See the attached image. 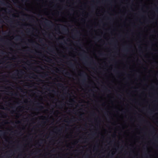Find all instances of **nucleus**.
Here are the masks:
<instances>
[{
  "instance_id": "obj_1",
  "label": "nucleus",
  "mask_w": 158,
  "mask_h": 158,
  "mask_svg": "<svg viewBox=\"0 0 158 158\" xmlns=\"http://www.w3.org/2000/svg\"><path fill=\"white\" fill-rule=\"evenodd\" d=\"M5 132L2 131H0V136H2L5 135Z\"/></svg>"
},
{
  "instance_id": "obj_2",
  "label": "nucleus",
  "mask_w": 158,
  "mask_h": 158,
  "mask_svg": "<svg viewBox=\"0 0 158 158\" xmlns=\"http://www.w3.org/2000/svg\"><path fill=\"white\" fill-rule=\"evenodd\" d=\"M45 24L47 26H49L50 25V23L52 24V22L51 21H48L45 22H44Z\"/></svg>"
},
{
  "instance_id": "obj_3",
  "label": "nucleus",
  "mask_w": 158,
  "mask_h": 158,
  "mask_svg": "<svg viewBox=\"0 0 158 158\" xmlns=\"http://www.w3.org/2000/svg\"><path fill=\"white\" fill-rule=\"evenodd\" d=\"M62 31L65 32H67L69 31L68 29L65 27H62Z\"/></svg>"
},
{
  "instance_id": "obj_4",
  "label": "nucleus",
  "mask_w": 158,
  "mask_h": 158,
  "mask_svg": "<svg viewBox=\"0 0 158 158\" xmlns=\"http://www.w3.org/2000/svg\"><path fill=\"white\" fill-rule=\"evenodd\" d=\"M84 72H83L82 73H81L79 75L81 77H82L84 78L85 77V75L84 74Z\"/></svg>"
},
{
  "instance_id": "obj_5",
  "label": "nucleus",
  "mask_w": 158,
  "mask_h": 158,
  "mask_svg": "<svg viewBox=\"0 0 158 158\" xmlns=\"http://www.w3.org/2000/svg\"><path fill=\"white\" fill-rule=\"evenodd\" d=\"M69 65L71 68H73L74 67V65L73 64L72 62H70L69 64Z\"/></svg>"
},
{
  "instance_id": "obj_6",
  "label": "nucleus",
  "mask_w": 158,
  "mask_h": 158,
  "mask_svg": "<svg viewBox=\"0 0 158 158\" xmlns=\"http://www.w3.org/2000/svg\"><path fill=\"white\" fill-rule=\"evenodd\" d=\"M47 59L48 60V62H49L50 63L52 61V59L50 58L49 57L47 58Z\"/></svg>"
},
{
  "instance_id": "obj_7",
  "label": "nucleus",
  "mask_w": 158,
  "mask_h": 158,
  "mask_svg": "<svg viewBox=\"0 0 158 158\" xmlns=\"http://www.w3.org/2000/svg\"><path fill=\"white\" fill-rule=\"evenodd\" d=\"M58 85V86L60 87H64L63 85L61 83H59Z\"/></svg>"
},
{
  "instance_id": "obj_8",
  "label": "nucleus",
  "mask_w": 158,
  "mask_h": 158,
  "mask_svg": "<svg viewBox=\"0 0 158 158\" xmlns=\"http://www.w3.org/2000/svg\"><path fill=\"white\" fill-rule=\"evenodd\" d=\"M65 74L67 76H70V73L69 72H67L65 73Z\"/></svg>"
},
{
  "instance_id": "obj_9",
  "label": "nucleus",
  "mask_w": 158,
  "mask_h": 158,
  "mask_svg": "<svg viewBox=\"0 0 158 158\" xmlns=\"http://www.w3.org/2000/svg\"><path fill=\"white\" fill-rule=\"evenodd\" d=\"M48 50L52 52H53V49L52 48H49L48 49Z\"/></svg>"
},
{
  "instance_id": "obj_10",
  "label": "nucleus",
  "mask_w": 158,
  "mask_h": 158,
  "mask_svg": "<svg viewBox=\"0 0 158 158\" xmlns=\"http://www.w3.org/2000/svg\"><path fill=\"white\" fill-rule=\"evenodd\" d=\"M2 114H3V115L5 116H6V117L8 116L7 114L3 112Z\"/></svg>"
},
{
  "instance_id": "obj_11",
  "label": "nucleus",
  "mask_w": 158,
  "mask_h": 158,
  "mask_svg": "<svg viewBox=\"0 0 158 158\" xmlns=\"http://www.w3.org/2000/svg\"><path fill=\"white\" fill-rule=\"evenodd\" d=\"M4 22L3 20H2L1 19H0V23H4Z\"/></svg>"
},
{
  "instance_id": "obj_12",
  "label": "nucleus",
  "mask_w": 158,
  "mask_h": 158,
  "mask_svg": "<svg viewBox=\"0 0 158 158\" xmlns=\"http://www.w3.org/2000/svg\"><path fill=\"white\" fill-rule=\"evenodd\" d=\"M0 2L1 4L5 5V4H4V2H2V1H0Z\"/></svg>"
},
{
  "instance_id": "obj_13",
  "label": "nucleus",
  "mask_w": 158,
  "mask_h": 158,
  "mask_svg": "<svg viewBox=\"0 0 158 158\" xmlns=\"http://www.w3.org/2000/svg\"><path fill=\"white\" fill-rule=\"evenodd\" d=\"M12 65V64H11V65H9L7 66V67H8V68H10L11 67Z\"/></svg>"
},
{
  "instance_id": "obj_14",
  "label": "nucleus",
  "mask_w": 158,
  "mask_h": 158,
  "mask_svg": "<svg viewBox=\"0 0 158 158\" xmlns=\"http://www.w3.org/2000/svg\"><path fill=\"white\" fill-rule=\"evenodd\" d=\"M75 118H71V119L69 120V123H70V122H72V120L73 119H75Z\"/></svg>"
},
{
  "instance_id": "obj_15",
  "label": "nucleus",
  "mask_w": 158,
  "mask_h": 158,
  "mask_svg": "<svg viewBox=\"0 0 158 158\" xmlns=\"http://www.w3.org/2000/svg\"><path fill=\"white\" fill-rule=\"evenodd\" d=\"M19 72L20 73H21V74H22L23 73V71L22 70H20L19 71Z\"/></svg>"
},
{
  "instance_id": "obj_16",
  "label": "nucleus",
  "mask_w": 158,
  "mask_h": 158,
  "mask_svg": "<svg viewBox=\"0 0 158 158\" xmlns=\"http://www.w3.org/2000/svg\"><path fill=\"white\" fill-rule=\"evenodd\" d=\"M44 73V75H45V77H46V76H48V75L47 73Z\"/></svg>"
},
{
  "instance_id": "obj_17",
  "label": "nucleus",
  "mask_w": 158,
  "mask_h": 158,
  "mask_svg": "<svg viewBox=\"0 0 158 158\" xmlns=\"http://www.w3.org/2000/svg\"><path fill=\"white\" fill-rule=\"evenodd\" d=\"M85 81V79H83V80H82V83L83 84L84 83Z\"/></svg>"
},
{
  "instance_id": "obj_18",
  "label": "nucleus",
  "mask_w": 158,
  "mask_h": 158,
  "mask_svg": "<svg viewBox=\"0 0 158 158\" xmlns=\"http://www.w3.org/2000/svg\"><path fill=\"white\" fill-rule=\"evenodd\" d=\"M40 108L41 109H43L44 108V107L42 106H40Z\"/></svg>"
},
{
  "instance_id": "obj_19",
  "label": "nucleus",
  "mask_w": 158,
  "mask_h": 158,
  "mask_svg": "<svg viewBox=\"0 0 158 158\" xmlns=\"http://www.w3.org/2000/svg\"><path fill=\"white\" fill-rule=\"evenodd\" d=\"M2 107L3 106H0V109H4V108H2Z\"/></svg>"
},
{
  "instance_id": "obj_20",
  "label": "nucleus",
  "mask_w": 158,
  "mask_h": 158,
  "mask_svg": "<svg viewBox=\"0 0 158 158\" xmlns=\"http://www.w3.org/2000/svg\"><path fill=\"white\" fill-rule=\"evenodd\" d=\"M5 124H7V123H8V122L6 121V120H5Z\"/></svg>"
},
{
  "instance_id": "obj_21",
  "label": "nucleus",
  "mask_w": 158,
  "mask_h": 158,
  "mask_svg": "<svg viewBox=\"0 0 158 158\" xmlns=\"http://www.w3.org/2000/svg\"><path fill=\"white\" fill-rule=\"evenodd\" d=\"M76 31H77L76 33L77 34H79V32L77 30H76Z\"/></svg>"
},
{
  "instance_id": "obj_22",
  "label": "nucleus",
  "mask_w": 158,
  "mask_h": 158,
  "mask_svg": "<svg viewBox=\"0 0 158 158\" xmlns=\"http://www.w3.org/2000/svg\"><path fill=\"white\" fill-rule=\"evenodd\" d=\"M6 81H5V82H9V81L7 80L6 79H5Z\"/></svg>"
},
{
  "instance_id": "obj_23",
  "label": "nucleus",
  "mask_w": 158,
  "mask_h": 158,
  "mask_svg": "<svg viewBox=\"0 0 158 158\" xmlns=\"http://www.w3.org/2000/svg\"><path fill=\"white\" fill-rule=\"evenodd\" d=\"M39 81L40 82H41L42 81H43L42 80L40 79L39 80Z\"/></svg>"
},
{
  "instance_id": "obj_24",
  "label": "nucleus",
  "mask_w": 158,
  "mask_h": 158,
  "mask_svg": "<svg viewBox=\"0 0 158 158\" xmlns=\"http://www.w3.org/2000/svg\"><path fill=\"white\" fill-rule=\"evenodd\" d=\"M52 92L54 93H56V91L54 90H52Z\"/></svg>"
},
{
  "instance_id": "obj_25",
  "label": "nucleus",
  "mask_w": 158,
  "mask_h": 158,
  "mask_svg": "<svg viewBox=\"0 0 158 158\" xmlns=\"http://www.w3.org/2000/svg\"><path fill=\"white\" fill-rule=\"evenodd\" d=\"M18 40H19L20 37L19 36H17V37Z\"/></svg>"
},
{
  "instance_id": "obj_26",
  "label": "nucleus",
  "mask_w": 158,
  "mask_h": 158,
  "mask_svg": "<svg viewBox=\"0 0 158 158\" xmlns=\"http://www.w3.org/2000/svg\"><path fill=\"white\" fill-rule=\"evenodd\" d=\"M28 40L29 42H31V43H33V41H31V40Z\"/></svg>"
},
{
  "instance_id": "obj_27",
  "label": "nucleus",
  "mask_w": 158,
  "mask_h": 158,
  "mask_svg": "<svg viewBox=\"0 0 158 158\" xmlns=\"http://www.w3.org/2000/svg\"><path fill=\"white\" fill-rule=\"evenodd\" d=\"M156 12H158V8H157L156 9Z\"/></svg>"
},
{
  "instance_id": "obj_28",
  "label": "nucleus",
  "mask_w": 158,
  "mask_h": 158,
  "mask_svg": "<svg viewBox=\"0 0 158 158\" xmlns=\"http://www.w3.org/2000/svg\"><path fill=\"white\" fill-rule=\"evenodd\" d=\"M100 55L101 56H103V53H100Z\"/></svg>"
},
{
  "instance_id": "obj_29",
  "label": "nucleus",
  "mask_w": 158,
  "mask_h": 158,
  "mask_svg": "<svg viewBox=\"0 0 158 158\" xmlns=\"http://www.w3.org/2000/svg\"><path fill=\"white\" fill-rule=\"evenodd\" d=\"M32 74L34 76H37V75L35 74L34 73H32Z\"/></svg>"
},
{
  "instance_id": "obj_30",
  "label": "nucleus",
  "mask_w": 158,
  "mask_h": 158,
  "mask_svg": "<svg viewBox=\"0 0 158 158\" xmlns=\"http://www.w3.org/2000/svg\"><path fill=\"white\" fill-rule=\"evenodd\" d=\"M42 41H43V40L42 39H40V42H41Z\"/></svg>"
},
{
  "instance_id": "obj_31",
  "label": "nucleus",
  "mask_w": 158,
  "mask_h": 158,
  "mask_svg": "<svg viewBox=\"0 0 158 158\" xmlns=\"http://www.w3.org/2000/svg\"><path fill=\"white\" fill-rule=\"evenodd\" d=\"M10 94H12V95H14V94H13V93H12L11 92H10Z\"/></svg>"
},
{
  "instance_id": "obj_32",
  "label": "nucleus",
  "mask_w": 158,
  "mask_h": 158,
  "mask_svg": "<svg viewBox=\"0 0 158 158\" xmlns=\"http://www.w3.org/2000/svg\"><path fill=\"white\" fill-rule=\"evenodd\" d=\"M14 95H15V96H17V94L16 93H15V94Z\"/></svg>"
},
{
  "instance_id": "obj_33",
  "label": "nucleus",
  "mask_w": 158,
  "mask_h": 158,
  "mask_svg": "<svg viewBox=\"0 0 158 158\" xmlns=\"http://www.w3.org/2000/svg\"><path fill=\"white\" fill-rule=\"evenodd\" d=\"M40 76L41 77H42V78H44V77H43V76H42V75H40Z\"/></svg>"
},
{
  "instance_id": "obj_34",
  "label": "nucleus",
  "mask_w": 158,
  "mask_h": 158,
  "mask_svg": "<svg viewBox=\"0 0 158 158\" xmlns=\"http://www.w3.org/2000/svg\"><path fill=\"white\" fill-rule=\"evenodd\" d=\"M37 105H40V103H37Z\"/></svg>"
},
{
  "instance_id": "obj_35",
  "label": "nucleus",
  "mask_w": 158,
  "mask_h": 158,
  "mask_svg": "<svg viewBox=\"0 0 158 158\" xmlns=\"http://www.w3.org/2000/svg\"><path fill=\"white\" fill-rule=\"evenodd\" d=\"M39 143H37L36 144L37 145H38L39 144Z\"/></svg>"
},
{
  "instance_id": "obj_36",
  "label": "nucleus",
  "mask_w": 158,
  "mask_h": 158,
  "mask_svg": "<svg viewBox=\"0 0 158 158\" xmlns=\"http://www.w3.org/2000/svg\"><path fill=\"white\" fill-rule=\"evenodd\" d=\"M36 69H37V68H35V70H36Z\"/></svg>"
},
{
  "instance_id": "obj_37",
  "label": "nucleus",
  "mask_w": 158,
  "mask_h": 158,
  "mask_svg": "<svg viewBox=\"0 0 158 158\" xmlns=\"http://www.w3.org/2000/svg\"><path fill=\"white\" fill-rule=\"evenodd\" d=\"M28 77H29L31 78V77H30V76H28ZM31 78H33V77H31Z\"/></svg>"
},
{
  "instance_id": "obj_38",
  "label": "nucleus",
  "mask_w": 158,
  "mask_h": 158,
  "mask_svg": "<svg viewBox=\"0 0 158 158\" xmlns=\"http://www.w3.org/2000/svg\"><path fill=\"white\" fill-rule=\"evenodd\" d=\"M0 40L1 41H2V39H0Z\"/></svg>"
},
{
  "instance_id": "obj_39",
  "label": "nucleus",
  "mask_w": 158,
  "mask_h": 158,
  "mask_svg": "<svg viewBox=\"0 0 158 158\" xmlns=\"http://www.w3.org/2000/svg\"><path fill=\"white\" fill-rule=\"evenodd\" d=\"M35 110H38V109H35Z\"/></svg>"
},
{
  "instance_id": "obj_40",
  "label": "nucleus",
  "mask_w": 158,
  "mask_h": 158,
  "mask_svg": "<svg viewBox=\"0 0 158 158\" xmlns=\"http://www.w3.org/2000/svg\"><path fill=\"white\" fill-rule=\"evenodd\" d=\"M46 123V122H44V123H45H45Z\"/></svg>"
},
{
  "instance_id": "obj_41",
  "label": "nucleus",
  "mask_w": 158,
  "mask_h": 158,
  "mask_svg": "<svg viewBox=\"0 0 158 158\" xmlns=\"http://www.w3.org/2000/svg\"><path fill=\"white\" fill-rule=\"evenodd\" d=\"M127 50H124V52H126V51H127Z\"/></svg>"
},
{
  "instance_id": "obj_42",
  "label": "nucleus",
  "mask_w": 158,
  "mask_h": 158,
  "mask_svg": "<svg viewBox=\"0 0 158 158\" xmlns=\"http://www.w3.org/2000/svg\"><path fill=\"white\" fill-rule=\"evenodd\" d=\"M7 3L8 5H10V3Z\"/></svg>"
},
{
  "instance_id": "obj_43",
  "label": "nucleus",
  "mask_w": 158,
  "mask_h": 158,
  "mask_svg": "<svg viewBox=\"0 0 158 158\" xmlns=\"http://www.w3.org/2000/svg\"><path fill=\"white\" fill-rule=\"evenodd\" d=\"M20 123V121H18V123Z\"/></svg>"
},
{
  "instance_id": "obj_44",
  "label": "nucleus",
  "mask_w": 158,
  "mask_h": 158,
  "mask_svg": "<svg viewBox=\"0 0 158 158\" xmlns=\"http://www.w3.org/2000/svg\"><path fill=\"white\" fill-rule=\"evenodd\" d=\"M18 7H19V8H20V7L19 6H18Z\"/></svg>"
},
{
  "instance_id": "obj_45",
  "label": "nucleus",
  "mask_w": 158,
  "mask_h": 158,
  "mask_svg": "<svg viewBox=\"0 0 158 158\" xmlns=\"http://www.w3.org/2000/svg\"><path fill=\"white\" fill-rule=\"evenodd\" d=\"M2 113H0V114H1V115H2Z\"/></svg>"
},
{
  "instance_id": "obj_46",
  "label": "nucleus",
  "mask_w": 158,
  "mask_h": 158,
  "mask_svg": "<svg viewBox=\"0 0 158 158\" xmlns=\"http://www.w3.org/2000/svg\"><path fill=\"white\" fill-rule=\"evenodd\" d=\"M13 17H15V15H13Z\"/></svg>"
},
{
  "instance_id": "obj_47",
  "label": "nucleus",
  "mask_w": 158,
  "mask_h": 158,
  "mask_svg": "<svg viewBox=\"0 0 158 158\" xmlns=\"http://www.w3.org/2000/svg\"><path fill=\"white\" fill-rule=\"evenodd\" d=\"M57 28H58V29H59V27H57Z\"/></svg>"
},
{
  "instance_id": "obj_48",
  "label": "nucleus",
  "mask_w": 158,
  "mask_h": 158,
  "mask_svg": "<svg viewBox=\"0 0 158 158\" xmlns=\"http://www.w3.org/2000/svg\"><path fill=\"white\" fill-rule=\"evenodd\" d=\"M40 152V150H39L38 152Z\"/></svg>"
},
{
  "instance_id": "obj_49",
  "label": "nucleus",
  "mask_w": 158,
  "mask_h": 158,
  "mask_svg": "<svg viewBox=\"0 0 158 158\" xmlns=\"http://www.w3.org/2000/svg\"><path fill=\"white\" fill-rule=\"evenodd\" d=\"M57 70H59V69H57Z\"/></svg>"
},
{
  "instance_id": "obj_50",
  "label": "nucleus",
  "mask_w": 158,
  "mask_h": 158,
  "mask_svg": "<svg viewBox=\"0 0 158 158\" xmlns=\"http://www.w3.org/2000/svg\"><path fill=\"white\" fill-rule=\"evenodd\" d=\"M58 131H59V132H60V130H59Z\"/></svg>"
},
{
  "instance_id": "obj_51",
  "label": "nucleus",
  "mask_w": 158,
  "mask_h": 158,
  "mask_svg": "<svg viewBox=\"0 0 158 158\" xmlns=\"http://www.w3.org/2000/svg\"><path fill=\"white\" fill-rule=\"evenodd\" d=\"M74 36L75 37H76V35H74Z\"/></svg>"
},
{
  "instance_id": "obj_52",
  "label": "nucleus",
  "mask_w": 158,
  "mask_h": 158,
  "mask_svg": "<svg viewBox=\"0 0 158 158\" xmlns=\"http://www.w3.org/2000/svg\"><path fill=\"white\" fill-rule=\"evenodd\" d=\"M15 73H17V72H15Z\"/></svg>"
},
{
  "instance_id": "obj_53",
  "label": "nucleus",
  "mask_w": 158,
  "mask_h": 158,
  "mask_svg": "<svg viewBox=\"0 0 158 158\" xmlns=\"http://www.w3.org/2000/svg\"><path fill=\"white\" fill-rule=\"evenodd\" d=\"M9 10V11H10V10Z\"/></svg>"
},
{
  "instance_id": "obj_54",
  "label": "nucleus",
  "mask_w": 158,
  "mask_h": 158,
  "mask_svg": "<svg viewBox=\"0 0 158 158\" xmlns=\"http://www.w3.org/2000/svg\"><path fill=\"white\" fill-rule=\"evenodd\" d=\"M46 19V20H47V19Z\"/></svg>"
},
{
  "instance_id": "obj_55",
  "label": "nucleus",
  "mask_w": 158,
  "mask_h": 158,
  "mask_svg": "<svg viewBox=\"0 0 158 158\" xmlns=\"http://www.w3.org/2000/svg\"><path fill=\"white\" fill-rule=\"evenodd\" d=\"M83 51L84 52H85V51Z\"/></svg>"
},
{
  "instance_id": "obj_56",
  "label": "nucleus",
  "mask_w": 158,
  "mask_h": 158,
  "mask_svg": "<svg viewBox=\"0 0 158 158\" xmlns=\"http://www.w3.org/2000/svg\"><path fill=\"white\" fill-rule=\"evenodd\" d=\"M49 36H51V35H49Z\"/></svg>"
}]
</instances>
